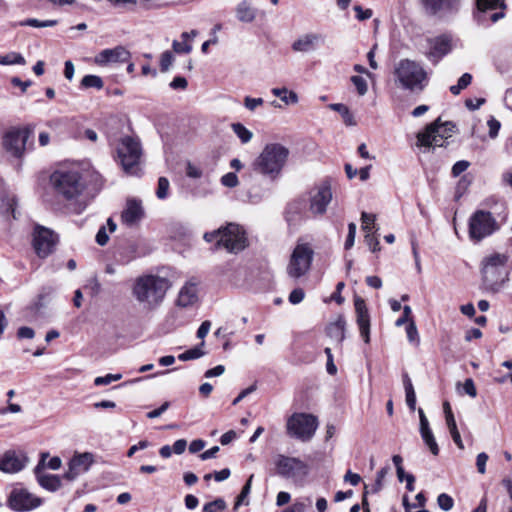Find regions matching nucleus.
<instances>
[{
    "label": "nucleus",
    "mask_w": 512,
    "mask_h": 512,
    "mask_svg": "<svg viewBox=\"0 0 512 512\" xmlns=\"http://www.w3.org/2000/svg\"><path fill=\"white\" fill-rule=\"evenodd\" d=\"M463 390L466 394H468L469 396H471L473 398L476 397V395H477V390H476L474 381L471 378H468L465 380V382L463 384Z\"/></svg>",
    "instance_id": "59"
},
{
    "label": "nucleus",
    "mask_w": 512,
    "mask_h": 512,
    "mask_svg": "<svg viewBox=\"0 0 512 512\" xmlns=\"http://www.w3.org/2000/svg\"><path fill=\"white\" fill-rule=\"evenodd\" d=\"M93 462V454L89 452L75 454L68 463L64 478L69 481L75 480L80 474L87 472Z\"/></svg>",
    "instance_id": "18"
},
{
    "label": "nucleus",
    "mask_w": 512,
    "mask_h": 512,
    "mask_svg": "<svg viewBox=\"0 0 512 512\" xmlns=\"http://www.w3.org/2000/svg\"><path fill=\"white\" fill-rule=\"evenodd\" d=\"M508 260V254L497 252L486 256L482 260V280L486 290L497 293L508 281L509 273L504 270Z\"/></svg>",
    "instance_id": "3"
},
{
    "label": "nucleus",
    "mask_w": 512,
    "mask_h": 512,
    "mask_svg": "<svg viewBox=\"0 0 512 512\" xmlns=\"http://www.w3.org/2000/svg\"><path fill=\"white\" fill-rule=\"evenodd\" d=\"M131 53L124 46H116L111 49L100 51L94 58V62L99 66H106L113 63L128 62Z\"/></svg>",
    "instance_id": "19"
},
{
    "label": "nucleus",
    "mask_w": 512,
    "mask_h": 512,
    "mask_svg": "<svg viewBox=\"0 0 512 512\" xmlns=\"http://www.w3.org/2000/svg\"><path fill=\"white\" fill-rule=\"evenodd\" d=\"M174 62V56L172 52L165 51L160 56V70L161 72H167Z\"/></svg>",
    "instance_id": "41"
},
{
    "label": "nucleus",
    "mask_w": 512,
    "mask_h": 512,
    "mask_svg": "<svg viewBox=\"0 0 512 512\" xmlns=\"http://www.w3.org/2000/svg\"><path fill=\"white\" fill-rule=\"evenodd\" d=\"M332 200L331 185L324 181L311 191L309 210L313 215H323Z\"/></svg>",
    "instance_id": "14"
},
{
    "label": "nucleus",
    "mask_w": 512,
    "mask_h": 512,
    "mask_svg": "<svg viewBox=\"0 0 512 512\" xmlns=\"http://www.w3.org/2000/svg\"><path fill=\"white\" fill-rule=\"evenodd\" d=\"M168 287V281L163 277L142 275L135 279L132 294L139 303L155 308L164 299Z\"/></svg>",
    "instance_id": "1"
},
{
    "label": "nucleus",
    "mask_w": 512,
    "mask_h": 512,
    "mask_svg": "<svg viewBox=\"0 0 512 512\" xmlns=\"http://www.w3.org/2000/svg\"><path fill=\"white\" fill-rule=\"evenodd\" d=\"M437 503L442 510L449 511L452 509L454 501L448 494L442 493L438 496Z\"/></svg>",
    "instance_id": "44"
},
{
    "label": "nucleus",
    "mask_w": 512,
    "mask_h": 512,
    "mask_svg": "<svg viewBox=\"0 0 512 512\" xmlns=\"http://www.w3.org/2000/svg\"><path fill=\"white\" fill-rule=\"evenodd\" d=\"M325 354L327 355L326 369L330 375H334L337 372V368L333 362V356L330 348H325Z\"/></svg>",
    "instance_id": "58"
},
{
    "label": "nucleus",
    "mask_w": 512,
    "mask_h": 512,
    "mask_svg": "<svg viewBox=\"0 0 512 512\" xmlns=\"http://www.w3.org/2000/svg\"><path fill=\"white\" fill-rule=\"evenodd\" d=\"M47 456L48 454H42V459L35 469L37 480L40 486H42L43 488L49 491H56L61 487V480L59 476L52 474H43L40 472L41 464L44 462L45 457Z\"/></svg>",
    "instance_id": "24"
},
{
    "label": "nucleus",
    "mask_w": 512,
    "mask_h": 512,
    "mask_svg": "<svg viewBox=\"0 0 512 512\" xmlns=\"http://www.w3.org/2000/svg\"><path fill=\"white\" fill-rule=\"evenodd\" d=\"M329 108L333 111H337L341 114L344 123L348 126H355L356 121L349 108L341 103L330 104Z\"/></svg>",
    "instance_id": "29"
},
{
    "label": "nucleus",
    "mask_w": 512,
    "mask_h": 512,
    "mask_svg": "<svg viewBox=\"0 0 512 512\" xmlns=\"http://www.w3.org/2000/svg\"><path fill=\"white\" fill-rule=\"evenodd\" d=\"M487 125L489 127V136L492 139L496 138L499 133L500 127H501L500 122L498 120H496L495 118L491 117L488 120Z\"/></svg>",
    "instance_id": "51"
},
{
    "label": "nucleus",
    "mask_w": 512,
    "mask_h": 512,
    "mask_svg": "<svg viewBox=\"0 0 512 512\" xmlns=\"http://www.w3.org/2000/svg\"><path fill=\"white\" fill-rule=\"evenodd\" d=\"M221 183L229 188H233L238 185V177L235 173L229 172L222 176Z\"/></svg>",
    "instance_id": "48"
},
{
    "label": "nucleus",
    "mask_w": 512,
    "mask_h": 512,
    "mask_svg": "<svg viewBox=\"0 0 512 512\" xmlns=\"http://www.w3.org/2000/svg\"><path fill=\"white\" fill-rule=\"evenodd\" d=\"M174 90H185L188 86V82L185 77L177 76L169 84Z\"/></svg>",
    "instance_id": "54"
},
{
    "label": "nucleus",
    "mask_w": 512,
    "mask_h": 512,
    "mask_svg": "<svg viewBox=\"0 0 512 512\" xmlns=\"http://www.w3.org/2000/svg\"><path fill=\"white\" fill-rule=\"evenodd\" d=\"M318 428L316 416L308 413H294L286 423L287 434L302 442L309 441Z\"/></svg>",
    "instance_id": "9"
},
{
    "label": "nucleus",
    "mask_w": 512,
    "mask_h": 512,
    "mask_svg": "<svg viewBox=\"0 0 512 512\" xmlns=\"http://www.w3.org/2000/svg\"><path fill=\"white\" fill-rule=\"evenodd\" d=\"M364 239L365 243L368 245L372 252H377L380 250L379 240L374 236L373 233H366Z\"/></svg>",
    "instance_id": "49"
},
{
    "label": "nucleus",
    "mask_w": 512,
    "mask_h": 512,
    "mask_svg": "<svg viewBox=\"0 0 512 512\" xmlns=\"http://www.w3.org/2000/svg\"><path fill=\"white\" fill-rule=\"evenodd\" d=\"M186 174L190 178L198 179L202 176V171L197 166H195L191 163H188L187 168H186Z\"/></svg>",
    "instance_id": "62"
},
{
    "label": "nucleus",
    "mask_w": 512,
    "mask_h": 512,
    "mask_svg": "<svg viewBox=\"0 0 512 512\" xmlns=\"http://www.w3.org/2000/svg\"><path fill=\"white\" fill-rule=\"evenodd\" d=\"M361 220H362V229L366 233H373L372 230L374 228V222L376 220V216L374 214L362 212Z\"/></svg>",
    "instance_id": "38"
},
{
    "label": "nucleus",
    "mask_w": 512,
    "mask_h": 512,
    "mask_svg": "<svg viewBox=\"0 0 512 512\" xmlns=\"http://www.w3.org/2000/svg\"><path fill=\"white\" fill-rule=\"evenodd\" d=\"M488 458L489 457L485 452H481L477 455L476 466L480 474H484L486 472V463L488 461Z\"/></svg>",
    "instance_id": "53"
},
{
    "label": "nucleus",
    "mask_w": 512,
    "mask_h": 512,
    "mask_svg": "<svg viewBox=\"0 0 512 512\" xmlns=\"http://www.w3.org/2000/svg\"><path fill=\"white\" fill-rule=\"evenodd\" d=\"M388 472H389L388 467H383L377 472L376 480H375V484L373 485L372 492H378L382 489L383 480L385 479Z\"/></svg>",
    "instance_id": "45"
},
{
    "label": "nucleus",
    "mask_w": 512,
    "mask_h": 512,
    "mask_svg": "<svg viewBox=\"0 0 512 512\" xmlns=\"http://www.w3.org/2000/svg\"><path fill=\"white\" fill-rule=\"evenodd\" d=\"M40 498L25 489H14L9 496V507L17 512L30 511L40 506Z\"/></svg>",
    "instance_id": "16"
},
{
    "label": "nucleus",
    "mask_w": 512,
    "mask_h": 512,
    "mask_svg": "<svg viewBox=\"0 0 512 512\" xmlns=\"http://www.w3.org/2000/svg\"><path fill=\"white\" fill-rule=\"evenodd\" d=\"M428 51L426 57L433 64H437L445 55L452 50V38L449 35L443 34L433 38L427 39Z\"/></svg>",
    "instance_id": "17"
},
{
    "label": "nucleus",
    "mask_w": 512,
    "mask_h": 512,
    "mask_svg": "<svg viewBox=\"0 0 512 512\" xmlns=\"http://www.w3.org/2000/svg\"><path fill=\"white\" fill-rule=\"evenodd\" d=\"M80 85L84 89L95 88L101 90L104 86V82L100 76L86 75L82 78Z\"/></svg>",
    "instance_id": "33"
},
{
    "label": "nucleus",
    "mask_w": 512,
    "mask_h": 512,
    "mask_svg": "<svg viewBox=\"0 0 512 512\" xmlns=\"http://www.w3.org/2000/svg\"><path fill=\"white\" fill-rule=\"evenodd\" d=\"M226 508V503L222 499H216L212 502L206 503L203 507V512H218Z\"/></svg>",
    "instance_id": "42"
},
{
    "label": "nucleus",
    "mask_w": 512,
    "mask_h": 512,
    "mask_svg": "<svg viewBox=\"0 0 512 512\" xmlns=\"http://www.w3.org/2000/svg\"><path fill=\"white\" fill-rule=\"evenodd\" d=\"M485 102V99L484 98H478V99H467L465 101V106L469 109V110H477L481 107V105H483Z\"/></svg>",
    "instance_id": "63"
},
{
    "label": "nucleus",
    "mask_w": 512,
    "mask_h": 512,
    "mask_svg": "<svg viewBox=\"0 0 512 512\" xmlns=\"http://www.w3.org/2000/svg\"><path fill=\"white\" fill-rule=\"evenodd\" d=\"M204 345H205V342L202 341L198 346L181 353L178 356V359L181 361H189V360H194V359H198V358L202 357L205 354V352L202 350Z\"/></svg>",
    "instance_id": "32"
},
{
    "label": "nucleus",
    "mask_w": 512,
    "mask_h": 512,
    "mask_svg": "<svg viewBox=\"0 0 512 512\" xmlns=\"http://www.w3.org/2000/svg\"><path fill=\"white\" fill-rule=\"evenodd\" d=\"M117 157L127 174L137 175L142 157L140 142L130 136L123 137L117 147Z\"/></svg>",
    "instance_id": "8"
},
{
    "label": "nucleus",
    "mask_w": 512,
    "mask_h": 512,
    "mask_svg": "<svg viewBox=\"0 0 512 512\" xmlns=\"http://www.w3.org/2000/svg\"><path fill=\"white\" fill-rule=\"evenodd\" d=\"M321 39L322 37L319 34H304L293 42L292 49L296 52H307L313 49Z\"/></svg>",
    "instance_id": "26"
},
{
    "label": "nucleus",
    "mask_w": 512,
    "mask_h": 512,
    "mask_svg": "<svg viewBox=\"0 0 512 512\" xmlns=\"http://www.w3.org/2000/svg\"><path fill=\"white\" fill-rule=\"evenodd\" d=\"M272 94L279 97L285 104H295L298 102V96L295 92L288 90L286 87L273 88Z\"/></svg>",
    "instance_id": "30"
},
{
    "label": "nucleus",
    "mask_w": 512,
    "mask_h": 512,
    "mask_svg": "<svg viewBox=\"0 0 512 512\" xmlns=\"http://www.w3.org/2000/svg\"><path fill=\"white\" fill-rule=\"evenodd\" d=\"M469 165H470V163L465 160L456 162L453 165L452 170H451L452 175L454 177L459 176L461 173H463L464 171H466L468 169Z\"/></svg>",
    "instance_id": "55"
},
{
    "label": "nucleus",
    "mask_w": 512,
    "mask_h": 512,
    "mask_svg": "<svg viewBox=\"0 0 512 512\" xmlns=\"http://www.w3.org/2000/svg\"><path fill=\"white\" fill-rule=\"evenodd\" d=\"M34 335V330L27 326L20 327L17 331V337L19 339H32Z\"/></svg>",
    "instance_id": "60"
},
{
    "label": "nucleus",
    "mask_w": 512,
    "mask_h": 512,
    "mask_svg": "<svg viewBox=\"0 0 512 512\" xmlns=\"http://www.w3.org/2000/svg\"><path fill=\"white\" fill-rule=\"evenodd\" d=\"M232 130L244 144L250 142L253 137V133L241 123L232 124Z\"/></svg>",
    "instance_id": "34"
},
{
    "label": "nucleus",
    "mask_w": 512,
    "mask_h": 512,
    "mask_svg": "<svg viewBox=\"0 0 512 512\" xmlns=\"http://www.w3.org/2000/svg\"><path fill=\"white\" fill-rule=\"evenodd\" d=\"M25 466V458L16 454L15 451L8 450L0 456V471L5 473H17Z\"/></svg>",
    "instance_id": "21"
},
{
    "label": "nucleus",
    "mask_w": 512,
    "mask_h": 512,
    "mask_svg": "<svg viewBox=\"0 0 512 512\" xmlns=\"http://www.w3.org/2000/svg\"><path fill=\"white\" fill-rule=\"evenodd\" d=\"M472 81V75L470 73H464L459 79L456 85L450 87V92L453 95H458L460 92L467 88Z\"/></svg>",
    "instance_id": "36"
},
{
    "label": "nucleus",
    "mask_w": 512,
    "mask_h": 512,
    "mask_svg": "<svg viewBox=\"0 0 512 512\" xmlns=\"http://www.w3.org/2000/svg\"><path fill=\"white\" fill-rule=\"evenodd\" d=\"M355 236H356V225L355 223L351 222L348 225V234L347 238L344 244L345 249H350L354 245L355 242Z\"/></svg>",
    "instance_id": "47"
},
{
    "label": "nucleus",
    "mask_w": 512,
    "mask_h": 512,
    "mask_svg": "<svg viewBox=\"0 0 512 512\" xmlns=\"http://www.w3.org/2000/svg\"><path fill=\"white\" fill-rule=\"evenodd\" d=\"M454 125L441 123L440 120L428 125L425 131L418 133L417 141L421 146L442 147L445 139L453 132Z\"/></svg>",
    "instance_id": "12"
},
{
    "label": "nucleus",
    "mask_w": 512,
    "mask_h": 512,
    "mask_svg": "<svg viewBox=\"0 0 512 512\" xmlns=\"http://www.w3.org/2000/svg\"><path fill=\"white\" fill-rule=\"evenodd\" d=\"M204 239L207 242L215 241L216 247H223L230 253H238L246 247L245 231L234 223L212 232H206Z\"/></svg>",
    "instance_id": "6"
},
{
    "label": "nucleus",
    "mask_w": 512,
    "mask_h": 512,
    "mask_svg": "<svg viewBox=\"0 0 512 512\" xmlns=\"http://www.w3.org/2000/svg\"><path fill=\"white\" fill-rule=\"evenodd\" d=\"M420 434H421V437H422L424 443L429 448L430 452L435 456L438 455L439 447H438V444L434 438V435H433L431 429L420 432Z\"/></svg>",
    "instance_id": "35"
},
{
    "label": "nucleus",
    "mask_w": 512,
    "mask_h": 512,
    "mask_svg": "<svg viewBox=\"0 0 512 512\" xmlns=\"http://www.w3.org/2000/svg\"><path fill=\"white\" fill-rule=\"evenodd\" d=\"M57 236L48 228L36 226L33 232V247L40 258L50 255L56 246Z\"/></svg>",
    "instance_id": "13"
},
{
    "label": "nucleus",
    "mask_w": 512,
    "mask_h": 512,
    "mask_svg": "<svg viewBox=\"0 0 512 512\" xmlns=\"http://www.w3.org/2000/svg\"><path fill=\"white\" fill-rule=\"evenodd\" d=\"M354 10L356 12L357 19L360 21L371 18L373 14L371 9H362L359 5L354 6Z\"/></svg>",
    "instance_id": "57"
},
{
    "label": "nucleus",
    "mask_w": 512,
    "mask_h": 512,
    "mask_svg": "<svg viewBox=\"0 0 512 512\" xmlns=\"http://www.w3.org/2000/svg\"><path fill=\"white\" fill-rule=\"evenodd\" d=\"M351 82L355 86L357 93L364 96L368 91L367 81L362 76H352Z\"/></svg>",
    "instance_id": "39"
},
{
    "label": "nucleus",
    "mask_w": 512,
    "mask_h": 512,
    "mask_svg": "<svg viewBox=\"0 0 512 512\" xmlns=\"http://www.w3.org/2000/svg\"><path fill=\"white\" fill-rule=\"evenodd\" d=\"M198 301L197 282L190 280L180 290L177 304L181 307H189Z\"/></svg>",
    "instance_id": "23"
},
{
    "label": "nucleus",
    "mask_w": 512,
    "mask_h": 512,
    "mask_svg": "<svg viewBox=\"0 0 512 512\" xmlns=\"http://www.w3.org/2000/svg\"><path fill=\"white\" fill-rule=\"evenodd\" d=\"M122 378L121 374H107L105 376L96 377L94 380V384L96 386L108 385L113 381H118Z\"/></svg>",
    "instance_id": "43"
},
{
    "label": "nucleus",
    "mask_w": 512,
    "mask_h": 512,
    "mask_svg": "<svg viewBox=\"0 0 512 512\" xmlns=\"http://www.w3.org/2000/svg\"><path fill=\"white\" fill-rule=\"evenodd\" d=\"M32 134L30 128L13 129L8 131L4 136V147L12 155L21 157L24 153L26 142Z\"/></svg>",
    "instance_id": "15"
},
{
    "label": "nucleus",
    "mask_w": 512,
    "mask_h": 512,
    "mask_svg": "<svg viewBox=\"0 0 512 512\" xmlns=\"http://www.w3.org/2000/svg\"><path fill=\"white\" fill-rule=\"evenodd\" d=\"M275 473L295 483L302 482L309 474V465L298 457L277 454L273 458Z\"/></svg>",
    "instance_id": "7"
},
{
    "label": "nucleus",
    "mask_w": 512,
    "mask_h": 512,
    "mask_svg": "<svg viewBox=\"0 0 512 512\" xmlns=\"http://www.w3.org/2000/svg\"><path fill=\"white\" fill-rule=\"evenodd\" d=\"M25 58L18 52H9L5 55L0 54V65H25Z\"/></svg>",
    "instance_id": "31"
},
{
    "label": "nucleus",
    "mask_w": 512,
    "mask_h": 512,
    "mask_svg": "<svg viewBox=\"0 0 512 512\" xmlns=\"http://www.w3.org/2000/svg\"><path fill=\"white\" fill-rule=\"evenodd\" d=\"M169 186V180L166 177H160L158 180L156 196L159 199H165L168 196Z\"/></svg>",
    "instance_id": "40"
},
{
    "label": "nucleus",
    "mask_w": 512,
    "mask_h": 512,
    "mask_svg": "<svg viewBox=\"0 0 512 512\" xmlns=\"http://www.w3.org/2000/svg\"><path fill=\"white\" fill-rule=\"evenodd\" d=\"M210 328L211 322L208 320L203 321L200 327L198 328L197 337L200 339H204L206 335L209 333Z\"/></svg>",
    "instance_id": "64"
},
{
    "label": "nucleus",
    "mask_w": 512,
    "mask_h": 512,
    "mask_svg": "<svg viewBox=\"0 0 512 512\" xmlns=\"http://www.w3.org/2000/svg\"><path fill=\"white\" fill-rule=\"evenodd\" d=\"M169 406H170V403L166 401L159 408L148 412L147 417L150 419L157 418V417L161 416L169 408Z\"/></svg>",
    "instance_id": "61"
},
{
    "label": "nucleus",
    "mask_w": 512,
    "mask_h": 512,
    "mask_svg": "<svg viewBox=\"0 0 512 512\" xmlns=\"http://www.w3.org/2000/svg\"><path fill=\"white\" fill-rule=\"evenodd\" d=\"M478 9L481 11L495 10L505 8L504 0H477ZM504 17L503 11L495 12L490 16L492 22H497Z\"/></svg>",
    "instance_id": "28"
},
{
    "label": "nucleus",
    "mask_w": 512,
    "mask_h": 512,
    "mask_svg": "<svg viewBox=\"0 0 512 512\" xmlns=\"http://www.w3.org/2000/svg\"><path fill=\"white\" fill-rule=\"evenodd\" d=\"M172 47H173V50L176 52V53H190L192 51V46L188 43H186V41L184 42H179L177 40H174L173 43H172Z\"/></svg>",
    "instance_id": "52"
},
{
    "label": "nucleus",
    "mask_w": 512,
    "mask_h": 512,
    "mask_svg": "<svg viewBox=\"0 0 512 512\" xmlns=\"http://www.w3.org/2000/svg\"><path fill=\"white\" fill-rule=\"evenodd\" d=\"M313 254L308 244L298 243L292 251L286 268L288 276L295 280L304 276L310 269Z\"/></svg>",
    "instance_id": "10"
},
{
    "label": "nucleus",
    "mask_w": 512,
    "mask_h": 512,
    "mask_svg": "<svg viewBox=\"0 0 512 512\" xmlns=\"http://www.w3.org/2000/svg\"><path fill=\"white\" fill-rule=\"evenodd\" d=\"M237 19L242 23H251L255 20L257 10L247 1H241L235 8Z\"/></svg>",
    "instance_id": "27"
},
{
    "label": "nucleus",
    "mask_w": 512,
    "mask_h": 512,
    "mask_svg": "<svg viewBox=\"0 0 512 512\" xmlns=\"http://www.w3.org/2000/svg\"><path fill=\"white\" fill-rule=\"evenodd\" d=\"M422 2L425 9L432 14L456 10L459 5V0H422Z\"/></svg>",
    "instance_id": "25"
},
{
    "label": "nucleus",
    "mask_w": 512,
    "mask_h": 512,
    "mask_svg": "<svg viewBox=\"0 0 512 512\" xmlns=\"http://www.w3.org/2000/svg\"><path fill=\"white\" fill-rule=\"evenodd\" d=\"M304 297H305L304 290L301 288H296L291 291L288 299L291 304L296 305V304H299L300 302H302Z\"/></svg>",
    "instance_id": "50"
},
{
    "label": "nucleus",
    "mask_w": 512,
    "mask_h": 512,
    "mask_svg": "<svg viewBox=\"0 0 512 512\" xmlns=\"http://www.w3.org/2000/svg\"><path fill=\"white\" fill-rule=\"evenodd\" d=\"M395 83L404 90L421 92L427 85L428 75L416 61L400 60L394 67Z\"/></svg>",
    "instance_id": "4"
},
{
    "label": "nucleus",
    "mask_w": 512,
    "mask_h": 512,
    "mask_svg": "<svg viewBox=\"0 0 512 512\" xmlns=\"http://www.w3.org/2000/svg\"><path fill=\"white\" fill-rule=\"evenodd\" d=\"M264 100L262 98H252L250 96H246L244 98V106L249 111H255L259 106H262Z\"/></svg>",
    "instance_id": "46"
},
{
    "label": "nucleus",
    "mask_w": 512,
    "mask_h": 512,
    "mask_svg": "<svg viewBox=\"0 0 512 512\" xmlns=\"http://www.w3.org/2000/svg\"><path fill=\"white\" fill-rule=\"evenodd\" d=\"M354 306L357 316V324L359 327L360 335L365 341H370V316L365 303V300L359 296L354 298Z\"/></svg>",
    "instance_id": "20"
},
{
    "label": "nucleus",
    "mask_w": 512,
    "mask_h": 512,
    "mask_svg": "<svg viewBox=\"0 0 512 512\" xmlns=\"http://www.w3.org/2000/svg\"><path fill=\"white\" fill-rule=\"evenodd\" d=\"M406 332H407L408 340L410 342H415V343L419 342L418 331H417L416 325L413 321L409 322V324L406 328Z\"/></svg>",
    "instance_id": "56"
},
{
    "label": "nucleus",
    "mask_w": 512,
    "mask_h": 512,
    "mask_svg": "<svg viewBox=\"0 0 512 512\" xmlns=\"http://www.w3.org/2000/svg\"><path fill=\"white\" fill-rule=\"evenodd\" d=\"M50 180L56 193L66 200L76 199L86 187L80 170L75 167L56 170Z\"/></svg>",
    "instance_id": "5"
},
{
    "label": "nucleus",
    "mask_w": 512,
    "mask_h": 512,
    "mask_svg": "<svg viewBox=\"0 0 512 512\" xmlns=\"http://www.w3.org/2000/svg\"><path fill=\"white\" fill-rule=\"evenodd\" d=\"M143 208L141 203L136 200L127 201L126 208L121 214L122 223L127 226L137 224L143 217Z\"/></svg>",
    "instance_id": "22"
},
{
    "label": "nucleus",
    "mask_w": 512,
    "mask_h": 512,
    "mask_svg": "<svg viewBox=\"0 0 512 512\" xmlns=\"http://www.w3.org/2000/svg\"><path fill=\"white\" fill-rule=\"evenodd\" d=\"M289 157V149L280 143L265 145L254 160L253 171L271 179L277 178Z\"/></svg>",
    "instance_id": "2"
},
{
    "label": "nucleus",
    "mask_w": 512,
    "mask_h": 512,
    "mask_svg": "<svg viewBox=\"0 0 512 512\" xmlns=\"http://www.w3.org/2000/svg\"><path fill=\"white\" fill-rule=\"evenodd\" d=\"M58 23L57 20H45L40 21L38 19L29 18L24 21H20L18 23L19 26H31L35 28H44V27H52L55 26Z\"/></svg>",
    "instance_id": "37"
},
{
    "label": "nucleus",
    "mask_w": 512,
    "mask_h": 512,
    "mask_svg": "<svg viewBox=\"0 0 512 512\" xmlns=\"http://www.w3.org/2000/svg\"><path fill=\"white\" fill-rule=\"evenodd\" d=\"M499 229L493 215L484 210H477L469 220V237L474 241H481Z\"/></svg>",
    "instance_id": "11"
}]
</instances>
